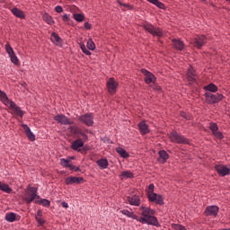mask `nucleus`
Returning <instances> with one entry per match:
<instances>
[{
  "label": "nucleus",
  "mask_w": 230,
  "mask_h": 230,
  "mask_svg": "<svg viewBox=\"0 0 230 230\" xmlns=\"http://www.w3.org/2000/svg\"><path fill=\"white\" fill-rule=\"evenodd\" d=\"M116 152L120 155V157H123L124 159L128 157V153H127V150H125L123 147H117Z\"/></svg>",
  "instance_id": "nucleus-34"
},
{
  "label": "nucleus",
  "mask_w": 230,
  "mask_h": 230,
  "mask_svg": "<svg viewBox=\"0 0 230 230\" xmlns=\"http://www.w3.org/2000/svg\"><path fill=\"white\" fill-rule=\"evenodd\" d=\"M172 46L175 49H178V51L184 49V42L181 40H172Z\"/></svg>",
  "instance_id": "nucleus-24"
},
{
  "label": "nucleus",
  "mask_w": 230,
  "mask_h": 230,
  "mask_svg": "<svg viewBox=\"0 0 230 230\" xmlns=\"http://www.w3.org/2000/svg\"><path fill=\"white\" fill-rule=\"evenodd\" d=\"M97 164L99 165L101 170H105L109 166V161L105 158L97 160Z\"/></svg>",
  "instance_id": "nucleus-26"
},
{
  "label": "nucleus",
  "mask_w": 230,
  "mask_h": 230,
  "mask_svg": "<svg viewBox=\"0 0 230 230\" xmlns=\"http://www.w3.org/2000/svg\"><path fill=\"white\" fill-rule=\"evenodd\" d=\"M181 116L182 118H185V119H190V115H188V114H186V113H184V112H182V113L181 114Z\"/></svg>",
  "instance_id": "nucleus-51"
},
{
  "label": "nucleus",
  "mask_w": 230,
  "mask_h": 230,
  "mask_svg": "<svg viewBox=\"0 0 230 230\" xmlns=\"http://www.w3.org/2000/svg\"><path fill=\"white\" fill-rule=\"evenodd\" d=\"M38 189L36 187L29 186L25 190V193L22 196V199L25 204H31L35 199H40L39 195H37Z\"/></svg>",
  "instance_id": "nucleus-3"
},
{
  "label": "nucleus",
  "mask_w": 230,
  "mask_h": 230,
  "mask_svg": "<svg viewBox=\"0 0 230 230\" xmlns=\"http://www.w3.org/2000/svg\"><path fill=\"white\" fill-rule=\"evenodd\" d=\"M206 42H208V38H206L204 35H199L193 39L194 47L198 49H200V48H202Z\"/></svg>",
  "instance_id": "nucleus-11"
},
{
  "label": "nucleus",
  "mask_w": 230,
  "mask_h": 230,
  "mask_svg": "<svg viewBox=\"0 0 230 230\" xmlns=\"http://www.w3.org/2000/svg\"><path fill=\"white\" fill-rule=\"evenodd\" d=\"M71 18H69V14H65L62 17V20L64 21V22H69Z\"/></svg>",
  "instance_id": "nucleus-48"
},
{
  "label": "nucleus",
  "mask_w": 230,
  "mask_h": 230,
  "mask_svg": "<svg viewBox=\"0 0 230 230\" xmlns=\"http://www.w3.org/2000/svg\"><path fill=\"white\" fill-rule=\"evenodd\" d=\"M142 73L145 76V82L146 84H155V75L154 74L150 73L148 70L143 68Z\"/></svg>",
  "instance_id": "nucleus-12"
},
{
  "label": "nucleus",
  "mask_w": 230,
  "mask_h": 230,
  "mask_svg": "<svg viewBox=\"0 0 230 230\" xmlns=\"http://www.w3.org/2000/svg\"><path fill=\"white\" fill-rule=\"evenodd\" d=\"M78 132L79 133H77V137H83V138H81L83 141H87V139H88L87 135L85 133H84V131H82L81 129H79Z\"/></svg>",
  "instance_id": "nucleus-41"
},
{
  "label": "nucleus",
  "mask_w": 230,
  "mask_h": 230,
  "mask_svg": "<svg viewBox=\"0 0 230 230\" xmlns=\"http://www.w3.org/2000/svg\"><path fill=\"white\" fill-rule=\"evenodd\" d=\"M0 190L4 191V193H11L12 192V188L8 186V184L3 183L0 181Z\"/></svg>",
  "instance_id": "nucleus-33"
},
{
  "label": "nucleus",
  "mask_w": 230,
  "mask_h": 230,
  "mask_svg": "<svg viewBox=\"0 0 230 230\" xmlns=\"http://www.w3.org/2000/svg\"><path fill=\"white\" fill-rule=\"evenodd\" d=\"M213 136H215V137H217V139H224V134H222V132L220 131H216L215 133H213Z\"/></svg>",
  "instance_id": "nucleus-45"
},
{
  "label": "nucleus",
  "mask_w": 230,
  "mask_h": 230,
  "mask_svg": "<svg viewBox=\"0 0 230 230\" xmlns=\"http://www.w3.org/2000/svg\"><path fill=\"white\" fill-rule=\"evenodd\" d=\"M55 121L58 123H61V125H73V120H71L69 118H67L64 114L56 115L54 117Z\"/></svg>",
  "instance_id": "nucleus-10"
},
{
  "label": "nucleus",
  "mask_w": 230,
  "mask_h": 230,
  "mask_svg": "<svg viewBox=\"0 0 230 230\" xmlns=\"http://www.w3.org/2000/svg\"><path fill=\"white\" fill-rule=\"evenodd\" d=\"M205 91H208V93H217L218 91V87L215 85V84H209L207 86H204Z\"/></svg>",
  "instance_id": "nucleus-31"
},
{
  "label": "nucleus",
  "mask_w": 230,
  "mask_h": 230,
  "mask_svg": "<svg viewBox=\"0 0 230 230\" xmlns=\"http://www.w3.org/2000/svg\"><path fill=\"white\" fill-rule=\"evenodd\" d=\"M74 19L77 21V22H83L84 19H85V16L80 13H74Z\"/></svg>",
  "instance_id": "nucleus-38"
},
{
  "label": "nucleus",
  "mask_w": 230,
  "mask_h": 230,
  "mask_svg": "<svg viewBox=\"0 0 230 230\" xmlns=\"http://www.w3.org/2000/svg\"><path fill=\"white\" fill-rule=\"evenodd\" d=\"M0 100L4 105H6V107H9V109L13 111V114L19 116L20 118L24 116V111L21 110V107H19L13 101H10L8 96L3 91H0Z\"/></svg>",
  "instance_id": "nucleus-2"
},
{
  "label": "nucleus",
  "mask_w": 230,
  "mask_h": 230,
  "mask_svg": "<svg viewBox=\"0 0 230 230\" xmlns=\"http://www.w3.org/2000/svg\"><path fill=\"white\" fill-rule=\"evenodd\" d=\"M70 130H72V132H74V134H75L76 136H78V133L80 132V128L76 127H70Z\"/></svg>",
  "instance_id": "nucleus-46"
},
{
  "label": "nucleus",
  "mask_w": 230,
  "mask_h": 230,
  "mask_svg": "<svg viewBox=\"0 0 230 230\" xmlns=\"http://www.w3.org/2000/svg\"><path fill=\"white\" fill-rule=\"evenodd\" d=\"M154 183L149 184L147 188V197H151L152 195L155 194V192H154Z\"/></svg>",
  "instance_id": "nucleus-40"
},
{
  "label": "nucleus",
  "mask_w": 230,
  "mask_h": 230,
  "mask_svg": "<svg viewBox=\"0 0 230 230\" xmlns=\"http://www.w3.org/2000/svg\"><path fill=\"white\" fill-rule=\"evenodd\" d=\"M69 163H71L70 160L65 159V158H61L60 159V164L62 166H65V168H67L69 166Z\"/></svg>",
  "instance_id": "nucleus-42"
},
{
  "label": "nucleus",
  "mask_w": 230,
  "mask_h": 230,
  "mask_svg": "<svg viewBox=\"0 0 230 230\" xmlns=\"http://www.w3.org/2000/svg\"><path fill=\"white\" fill-rule=\"evenodd\" d=\"M35 220L39 226H44V224H46V221L44 218H42V210L39 209L37 211V214L35 215Z\"/></svg>",
  "instance_id": "nucleus-25"
},
{
  "label": "nucleus",
  "mask_w": 230,
  "mask_h": 230,
  "mask_svg": "<svg viewBox=\"0 0 230 230\" xmlns=\"http://www.w3.org/2000/svg\"><path fill=\"white\" fill-rule=\"evenodd\" d=\"M42 19L47 24H49L50 26L55 24V21L53 20V17L49 15L48 13H43Z\"/></svg>",
  "instance_id": "nucleus-27"
},
{
  "label": "nucleus",
  "mask_w": 230,
  "mask_h": 230,
  "mask_svg": "<svg viewBox=\"0 0 230 230\" xmlns=\"http://www.w3.org/2000/svg\"><path fill=\"white\" fill-rule=\"evenodd\" d=\"M87 48L88 49H91V51H94V49H96V45L94 44V41H93V39L88 40Z\"/></svg>",
  "instance_id": "nucleus-36"
},
{
  "label": "nucleus",
  "mask_w": 230,
  "mask_h": 230,
  "mask_svg": "<svg viewBox=\"0 0 230 230\" xmlns=\"http://www.w3.org/2000/svg\"><path fill=\"white\" fill-rule=\"evenodd\" d=\"M169 137L172 143H178L179 145H188L190 143V140L184 137V136L175 131L170 133Z\"/></svg>",
  "instance_id": "nucleus-6"
},
{
  "label": "nucleus",
  "mask_w": 230,
  "mask_h": 230,
  "mask_svg": "<svg viewBox=\"0 0 230 230\" xmlns=\"http://www.w3.org/2000/svg\"><path fill=\"white\" fill-rule=\"evenodd\" d=\"M205 98L207 103L209 105H213L214 103H218V102H222L224 95L222 93H212L210 92L205 93Z\"/></svg>",
  "instance_id": "nucleus-4"
},
{
  "label": "nucleus",
  "mask_w": 230,
  "mask_h": 230,
  "mask_svg": "<svg viewBox=\"0 0 230 230\" xmlns=\"http://www.w3.org/2000/svg\"><path fill=\"white\" fill-rule=\"evenodd\" d=\"M38 202H40L41 204V206H43L44 208H49L51 202L46 199H41L40 201H37L35 200V203L38 204Z\"/></svg>",
  "instance_id": "nucleus-37"
},
{
  "label": "nucleus",
  "mask_w": 230,
  "mask_h": 230,
  "mask_svg": "<svg viewBox=\"0 0 230 230\" xmlns=\"http://www.w3.org/2000/svg\"><path fill=\"white\" fill-rule=\"evenodd\" d=\"M144 30H146V31H148V33H150L154 37H163V35H164L163 30L152 25L151 23H145Z\"/></svg>",
  "instance_id": "nucleus-5"
},
{
  "label": "nucleus",
  "mask_w": 230,
  "mask_h": 230,
  "mask_svg": "<svg viewBox=\"0 0 230 230\" xmlns=\"http://www.w3.org/2000/svg\"><path fill=\"white\" fill-rule=\"evenodd\" d=\"M205 213L207 217H217L218 215V207L209 206L206 208Z\"/></svg>",
  "instance_id": "nucleus-16"
},
{
  "label": "nucleus",
  "mask_w": 230,
  "mask_h": 230,
  "mask_svg": "<svg viewBox=\"0 0 230 230\" xmlns=\"http://www.w3.org/2000/svg\"><path fill=\"white\" fill-rule=\"evenodd\" d=\"M148 199L150 202H155V204H158L159 206H163L164 204V199L157 193L151 194V196L148 197Z\"/></svg>",
  "instance_id": "nucleus-14"
},
{
  "label": "nucleus",
  "mask_w": 230,
  "mask_h": 230,
  "mask_svg": "<svg viewBox=\"0 0 230 230\" xmlns=\"http://www.w3.org/2000/svg\"><path fill=\"white\" fill-rule=\"evenodd\" d=\"M12 13H13V15L15 17H18V19H25L26 15L24 14V12H22L21 9L17 8V7H13L11 10Z\"/></svg>",
  "instance_id": "nucleus-22"
},
{
  "label": "nucleus",
  "mask_w": 230,
  "mask_h": 230,
  "mask_svg": "<svg viewBox=\"0 0 230 230\" xmlns=\"http://www.w3.org/2000/svg\"><path fill=\"white\" fill-rule=\"evenodd\" d=\"M107 89L110 94H116L118 91V82L114 78H110L107 82Z\"/></svg>",
  "instance_id": "nucleus-9"
},
{
  "label": "nucleus",
  "mask_w": 230,
  "mask_h": 230,
  "mask_svg": "<svg viewBox=\"0 0 230 230\" xmlns=\"http://www.w3.org/2000/svg\"><path fill=\"white\" fill-rule=\"evenodd\" d=\"M80 49H82L83 53H84V55H91V51L87 49V47H85V45L81 44Z\"/></svg>",
  "instance_id": "nucleus-44"
},
{
  "label": "nucleus",
  "mask_w": 230,
  "mask_h": 230,
  "mask_svg": "<svg viewBox=\"0 0 230 230\" xmlns=\"http://www.w3.org/2000/svg\"><path fill=\"white\" fill-rule=\"evenodd\" d=\"M5 220L7 222H15L17 220V214L11 212L5 215Z\"/></svg>",
  "instance_id": "nucleus-30"
},
{
  "label": "nucleus",
  "mask_w": 230,
  "mask_h": 230,
  "mask_svg": "<svg viewBox=\"0 0 230 230\" xmlns=\"http://www.w3.org/2000/svg\"><path fill=\"white\" fill-rule=\"evenodd\" d=\"M61 205H62L63 208H69V204H67V202H66V201H63L61 203Z\"/></svg>",
  "instance_id": "nucleus-52"
},
{
  "label": "nucleus",
  "mask_w": 230,
  "mask_h": 230,
  "mask_svg": "<svg viewBox=\"0 0 230 230\" xmlns=\"http://www.w3.org/2000/svg\"><path fill=\"white\" fill-rule=\"evenodd\" d=\"M187 79L189 82H195L197 80V75L195 74V69H193V66H190L187 71Z\"/></svg>",
  "instance_id": "nucleus-19"
},
{
  "label": "nucleus",
  "mask_w": 230,
  "mask_h": 230,
  "mask_svg": "<svg viewBox=\"0 0 230 230\" xmlns=\"http://www.w3.org/2000/svg\"><path fill=\"white\" fill-rule=\"evenodd\" d=\"M84 146V140L82 138H77L74 142H72L71 148L72 150H75L77 152H80L79 148H82Z\"/></svg>",
  "instance_id": "nucleus-20"
},
{
  "label": "nucleus",
  "mask_w": 230,
  "mask_h": 230,
  "mask_svg": "<svg viewBox=\"0 0 230 230\" xmlns=\"http://www.w3.org/2000/svg\"><path fill=\"white\" fill-rule=\"evenodd\" d=\"M120 179L123 181L124 179H132L134 178V173H132L130 171H123L120 175Z\"/></svg>",
  "instance_id": "nucleus-29"
},
{
  "label": "nucleus",
  "mask_w": 230,
  "mask_h": 230,
  "mask_svg": "<svg viewBox=\"0 0 230 230\" xmlns=\"http://www.w3.org/2000/svg\"><path fill=\"white\" fill-rule=\"evenodd\" d=\"M215 170L221 175V177H226V175H229L230 173V169L222 164L215 165Z\"/></svg>",
  "instance_id": "nucleus-13"
},
{
  "label": "nucleus",
  "mask_w": 230,
  "mask_h": 230,
  "mask_svg": "<svg viewBox=\"0 0 230 230\" xmlns=\"http://www.w3.org/2000/svg\"><path fill=\"white\" fill-rule=\"evenodd\" d=\"M159 157H160V161L161 163H165L166 161H168V153H166V151L162 150L159 151Z\"/></svg>",
  "instance_id": "nucleus-32"
},
{
  "label": "nucleus",
  "mask_w": 230,
  "mask_h": 230,
  "mask_svg": "<svg viewBox=\"0 0 230 230\" xmlns=\"http://www.w3.org/2000/svg\"><path fill=\"white\" fill-rule=\"evenodd\" d=\"M209 129L211 130L212 134H215L218 131V125H217V123L211 122L209 125Z\"/></svg>",
  "instance_id": "nucleus-39"
},
{
  "label": "nucleus",
  "mask_w": 230,
  "mask_h": 230,
  "mask_svg": "<svg viewBox=\"0 0 230 230\" xmlns=\"http://www.w3.org/2000/svg\"><path fill=\"white\" fill-rule=\"evenodd\" d=\"M84 28L86 30H91V23H89L88 22H84Z\"/></svg>",
  "instance_id": "nucleus-50"
},
{
  "label": "nucleus",
  "mask_w": 230,
  "mask_h": 230,
  "mask_svg": "<svg viewBox=\"0 0 230 230\" xmlns=\"http://www.w3.org/2000/svg\"><path fill=\"white\" fill-rule=\"evenodd\" d=\"M78 121L84 125H86V127H93V125H94V115H93V113L81 115L78 118Z\"/></svg>",
  "instance_id": "nucleus-7"
},
{
  "label": "nucleus",
  "mask_w": 230,
  "mask_h": 230,
  "mask_svg": "<svg viewBox=\"0 0 230 230\" xmlns=\"http://www.w3.org/2000/svg\"><path fill=\"white\" fill-rule=\"evenodd\" d=\"M172 229L173 230H186V227L182 225H177V224H172Z\"/></svg>",
  "instance_id": "nucleus-43"
},
{
  "label": "nucleus",
  "mask_w": 230,
  "mask_h": 230,
  "mask_svg": "<svg viewBox=\"0 0 230 230\" xmlns=\"http://www.w3.org/2000/svg\"><path fill=\"white\" fill-rule=\"evenodd\" d=\"M148 3H152V4H155V6H157L158 8H164V4L159 2V0H147Z\"/></svg>",
  "instance_id": "nucleus-35"
},
{
  "label": "nucleus",
  "mask_w": 230,
  "mask_h": 230,
  "mask_svg": "<svg viewBox=\"0 0 230 230\" xmlns=\"http://www.w3.org/2000/svg\"><path fill=\"white\" fill-rule=\"evenodd\" d=\"M28 139H30V141H35V134H33V132H31V129L30 128V127H28V125L26 124H22V125Z\"/></svg>",
  "instance_id": "nucleus-18"
},
{
  "label": "nucleus",
  "mask_w": 230,
  "mask_h": 230,
  "mask_svg": "<svg viewBox=\"0 0 230 230\" xmlns=\"http://www.w3.org/2000/svg\"><path fill=\"white\" fill-rule=\"evenodd\" d=\"M227 1V3H230V0H226Z\"/></svg>",
  "instance_id": "nucleus-55"
},
{
  "label": "nucleus",
  "mask_w": 230,
  "mask_h": 230,
  "mask_svg": "<svg viewBox=\"0 0 230 230\" xmlns=\"http://www.w3.org/2000/svg\"><path fill=\"white\" fill-rule=\"evenodd\" d=\"M75 172H80V167H76L74 169Z\"/></svg>",
  "instance_id": "nucleus-54"
},
{
  "label": "nucleus",
  "mask_w": 230,
  "mask_h": 230,
  "mask_svg": "<svg viewBox=\"0 0 230 230\" xmlns=\"http://www.w3.org/2000/svg\"><path fill=\"white\" fill-rule=\"evenodd\" d=\"M140 210L142 211L141 217H137V222L147 224L148 226H157L159 224L157 217H154L155 210L143 205L140 207Z\"/></svg>",
  "instance_id": "nucleus-1"
},
{
  "label": "nucleus",
  "mask_w": 230,
  "mask_h": 230,
  "mask_svg": "<svg viewBox=\"0 0 230 230\" xmlns=\"http://www.w3.org/2000/svg\"><path fill=\"white\" fill-rule=\"evenodd\" d=\"M120 213L124 215L125 217H128V218H133V220L137 221V216L134 214V212H130L127 209L120 210Z\"/></svg>",
  "instance_id": "nucleus-28"
},
{
  "label": "nucleus",
  "mask_w": 230,
  "mask_h": 230,
  "mask_svg": "<svg viewBox=\"0 0 230 230\" xmlns=\"http://www.w3.org/2000/svg\"><path fill=\"white\" fill-rule=\"evenodd\" d=\"M65 182L68 186L71 185V184H81L82 182H84V178L70 176V177H66L65 179Z\"/></svg>",
  "instance_id": "nucleus-15"
},
{
  "label": "nucleus",
  "mask_w": 230,
  "mask_h": 230,
  "mask_svg": "<svg viewBox=\"0 0 230 230\" xmlns=\"http://www.w3.org/2000/svg\"><path fill=\"white\" fill-rule=\"evenodd\" d=\"M5 50L11 58V62L14 64V66H19V58L15 55V52L13 51V49L12 48L10 43L5 44Z\"/></svg>",
  "instance_id": "nucleus-8"
},
{
  "label": "nucleus",
  "mask_w": 230,
  "mask_h": 230,
  "mask_svg": "<svg viewBox=\"0 0 230 230\" xmlns=\"http://www.w3.org/2000/svg\"><path fill=\"white\" fill-rule=\"evenodd\" d=\"M50 40L56 44V46H62V39L56 32L51 34Z\"/></svg>",
  "instance_id": "nucleus-23"
},
{
  "label": "nucleus",
  "mask_w": 230,
  "mask_h": 230,
  "mask_svg": "<svg viewBox=\"0 0 230 230\" xmlns=\"http://www.w3.org/2000/svg\"><path fill=\"white\" fill-rule=\"evenodd\" d=\"M127 200L128 204H130V206H139L141 204V199L137 195L128 196L127 198Z\"/></svg>",
  "instance_id": "nucleus-17"
},
{
  "label": "nucleus",
  "mask_w": 230,
  "mask_h": 230,
  "mask_svg": "<svg viewBox=\"0 0 230 230\" xmlns=\"http://www.w3.org/2000/svg\"><path fill=\"white\" fill-rule=\"evenodd\" d=\"M55 11H56L58 13H62V12H64V9L62 8V6L58 5V6L55 7Z\"/></svg>",
  "instance_id": "nucleus-47"
},
{
  "label": "nucleus",
  "mask_w": 230,
  "mask_h": 230,
  "mask_svg": "<svg viewBox=\"0 0 230 230\" xmlns=\"http://www.w3.org/2000/svg\"><path fill=\"white\" fill-rule=\"evenodd\" d=\"M119 4H120V6H124V8H130V5L127 4H122L121 2L118 1Z\"/></svg>",
  "instance_id": "nucleus-49"
},
{
  "label": "nucleus",
  "mask_w": 230,
  "mask_h": 230,
  "mask_svg": "<svg viewBox=\"0 0 230 230\" xmlns=\"http://www.w3.org/2000/svg\"><path fill=\"white\" fill-rule=\"evenodd\" d=\"M67 168H69L72 171H75V166L70 164H68Z\"/></svg>",
  "instance_id": "nucleus-53"
},
{
  "label": "nucleus",
  "mask_w": 230,
  "mask_h": 230,
  "mask_svg": "<svg viewBox=\"0 0 230 230\" xmlns=\"http://www.w3.org/2000/svg\"><path fill=\"white\" fill-rule=\"evenodd\" d=\"M138 128H139L140 134H142L143 136L150 132V129L148 128V125H146L145 121H141L138 124Z\"/></svg>",
  "instance_id": "nucleus-21"
}]
</instances>
